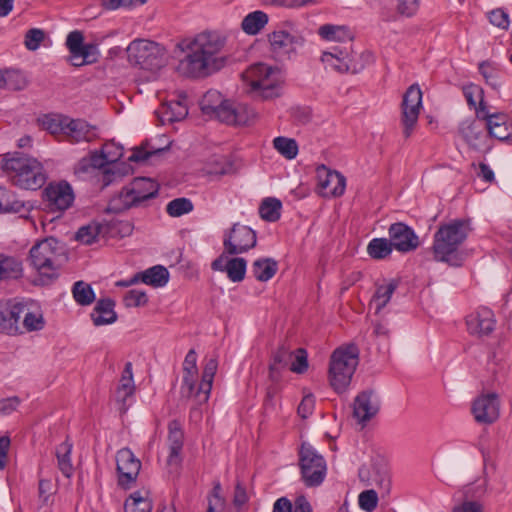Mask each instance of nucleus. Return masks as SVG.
<instances>
[{"label": "nucleus", "instance_id": "obj_1", "mask_svg": "<svg viewBox=\"0 0 512 512\" xmlns=\"http://www.w3.org/2000/svg\"><path fill=\"white\" fill-rule=\"evenodd\" d=\"M471 230L468 219H454L441 224L434 234L432 246L434 259L451 266H461L465 257L460 246L465 242Z\"/></svg>", "mask_w": 512, "mask_h": 512}, {"label": "nucleus", "instance_id": "obj_2", "mask_svg": "<svg viewBox=\"0 0 512 512\" xmlns=\"http://www.w3.org/2000/svg\"><path fill=\"white\" fill-rule=\"evenodd\" d=\"M1 168L15 186L26 190L41 188L47 179L42 164L22 152L4 154Z\"/></svg>", "mask_w": 512, "mask_h": 512}, {"label": "nucleus", "instance_id": "obj_3", "mask_svg": "<svg viewBox=\"0 0 512 512\" xmlns=\"http://www.w3.org/2000/svg\"><path fill=\"white\" fill-rule=\"evenodd\" d=\"M158 192L159 185L155 180L147 177L134 178L111 197L107 211L119 214L131 208L144 207L149 200L157 197Z\"/></svg>", "mask_w": 512, "mask_h": 512}, {"label": "nucleus", "instance_id": "obj_4", "mask_svg": "<svg viewBox=\"0 0 512 512\" xmlns=\"http://www.w3.org/2000/svg\"><path fill=\"white\" fill-rule=\"evenodd\" d=\"M61 250L59 241L54 237L45 238L30 249L28 261L38 272L42 284H49L58 278Z\"/></svg>", "mask_w": 512, "mask_h": 512}, {"label": "nucleus", "instance_id": "obj_5", "mask_svg": "<svg viewBox=\"0 0 512 512\" xmlns=\"http://www.w3.org/2000/svg\"><path fill=\"white\" fill-rule=\"evenodd\" d=\"M247 92L254 98L270 100L281 94L279 73L264 63L251 65L242 73Z\"/></svg>", "mask_w": 512, "mask_h": 512}, {"label": "nucleus", "instance_id": "obj_6", "mask_svg": "<svg viewBox=\"0 0 512 512\" xmlns=\"http://www.w3.org/2000/svg\"><path fill=\"white\" fill-rule=\"evenodd\" d=\"M359 350L351 344L337 348L331 355L329 365V381L337 393L344 392L349 386L358 366Z\"/></svg>", "mask_w": 512, "mask_h": 512}, {"label": "nucleus", "instance_id": "obj_7", "mask_svg": "<svg viewBox=\"0 0 512 512\" xmlns=\"http://www.w3.org/2000/svg\"><path fill=\"white\" fill-rule=\"evenodd\" d=\"M301 481L308 488L319 487L325 480L327 465L324 457L309 443L302 442L298 450Z\"/></svg>", "mask_w": 512, "mask_h": 512}, {"label": "nucleus", "instance_id": "obj_8", "mask_svg": "<svg viewBox=\"0 0 512 512\" xmlns=\"http://www.w3.org/2000/svg\"><path fill=\"white\" fill-rule=\"evenodd\" d=\"M216 93L208 92L202 104V111L206 114H214L221 122L229 125H247L256 117L255 111L246 104L233 103L229 100H223L217 106L207 104L206 102Z\"/></svg>", "mask_w": 512, "mask_h": 512}, {"label": "nucleus", "instance_id": "obj_9", "mask_svg": "<svg viewBox=\"0 0 512 512\" xmlns=\"http://www.w3.org/2000/svg\"><path fill=\"white\" fill-rule=\"evenodd\" d=\"M130 64L145 70L160 68L163 64L162 48L154 41L136 39L126 49Z\"/></svg>", "mask_w": 512, "mask_h": 512}, {"label": "nucleus", "instance_id": "obj_10", "mask_svg": "<svg viewBox=\"0 0 512 512\" xmlns=\"http://www.w3.org/2000/svg\"><path fill=\"white\" fill-rule=\"evenodd\" d=\"M226 39L215 31H205L198 34L188 45V49H196L207 60H209L214 70H219L225 65L226 58L218 54L223 49Z\"/></svg>", "mask_w": 512, "mask_h": 512}, {"label": "nucleus", "instance_id": "obj_11", "mask_svg": "<svg viewBox=\"0 0 512 512\" xmlns=\"http://www.w3.org/2000/svg\"><path fill=\"white\" fill-rule=\"evenodd\" d=\"M401 124L403 135L408 139L418 122L420 109L422 108V91L418 84H412L403 95L401 104Z\"/></svg>", "mask_w": 512, "mask_h": 512}, {"label": "nucleus", "instance_id": "obj_12", "mask_svg": "<svg viewBox=\"0 0 512 512\" xmlns=\"http://www.w3.org/2000/svg\"><path fill=\"white\" fill-rule=\"evenodd\" d=\"M458 132L471 149L485 153L490 151L487 121L484 119H466L459 124Z\"/></svg>", "mask_w": 512, "mask_h": 512}, {"label": "nucleus", "instance_id": "obj_13", "mask_svg": "<svg viewBox=\"0 0 512 512\" xmlns=\"http://www.w3.org/2000/svg\"><path fill=\"white\" fill-rule=\"evenodd\" d=\"M256 243V232L250 227L240 224H234L223 241L224 249L230 255L245 253L254 248Z\"/></svg>", "mask_w": 512, "mask_h": 512}, {"label": "nucleus", "instance_id": "obj_14", "mask_svg": "<svg viewBox=\"0 0 512 512\" xmlns=\"http://www.w3.org/2000/svg\"><path fill=\"white\" fill-rule=\"evenodd\" d=\"M477 117L487 121L488 139L495 138L505 141L512 137V124L504 113H489L486 103L481 100L477 109Z\"/></svg>", "mask_w": 512, "mask_h": 512}, {"label": "nucleus", "instance_id": "obj_15", "mask_svg": "<svg viewBox=\"0 0 512 512\" xmlns=\"http://www.w3.org/2000/svg\"><path fill=\"white\" fill-rule=\"evenodd\" d=\"M44 200L50 212H60L70 208L74 202V193L70 184L62 181L49 184L43 192Z\"/></svg>", "mask_w": 512, "mask_h": 512}, {"label": "nucleus", "instance_id": "obj_16", "mask_svg": "<svg viewBox=\"0 0 512 512\" xmlns=\"http://www.w3.org/2000/svg\"><path fill=\"white\" fill-rule=\"evenodd\" d=\"M178 72L189 78L206 77L215 72L213 64L196 49H189V52L180 60L177 66Z\"/></svg>", "mask_w": 512, "mask_h": 512}, {"label": "nucleus", "instance_id": "obj_17", "mask_svg": "<svg viewBox=\"0 0 512 512\" xmlns=\"http://www.w3.org/2000/svg\"><path fill=\"white\" fill-rule=\"evenodd\" d=\"M116 462L118 484L124 489H129L137 479L141 469V462L128 448H123L117 452Z\"/></svg>", "mask_w": 512, "mask_h": 512}, {"label": "nucleus", "instance_id": "obj_18", "mask_svg": "<svg viewBox=\"0 0 512 512\" xmlns=\"http://www.w3.org/2000/svg\"><path fill=\"white\" fill-rule=\"evenodd\" d=\"M388 235L393 248L401 253L415 251L420 245L419 237L415 231L404 222L391 224Z\"/></svg>", "mask_w": 512, "mask_h": 512}, {"label": "nucleus", "instance_id": "obj_19", "mask_svg": "<svg viewBox=\"0 0 512 512\" xmlns=\"http://www.w3.org/2000/svg\"><path fill=\"white\" fill-rule=\"evenodd\" d=\"M472 414L480 424H492L500 415V401L497 393L481 394L472 404Z\"/></svg>", "mask_w": 512, "mask_h": 512}, {"label": "nucleus", "instance_id": "obj_20", "mask_svg": "<svg viewBox=\"0 0 512 512\" xmlns=\"http://www.w3.org/2000/svg\"><path fill=\"white\" fill-rule=\"evenodd\" d=\"M271 50L279 57H290L291 53H294L297 47L304 44L305 39L298 33H292V31L281 28L273 31L268 35Z\"/></svg>", "mask_w": 512, "mask_h": 512}, {"label": "nucleus", "instance_id": "obj_21", "mask_svg": "<svg viewBox=\"0 0 512 512\" xmlns=\"http://www.w3.org/2000/svg\"><path fill=\"white\" fill-rule=\"evenodd\" d=\"M320 193L325 197H339L346 187V178L337 171L328 169L325 165L317 169Z\"/></svg>", "mask_w": 512, "mask_h": 512}, {"label": "nucleus", "instance_id": "obj_22", "mask_svg": "<svg viewBox=\"0 0 512 512\" xmlns=\"http://www.w3.org/2000/svg\"><path fill=\"white\" fill-rule=\"evenodd\" d=\"M379 408V401L374 390H364L354 399L353 415L359 423L365 425L379 412Z\"/></svg>", "mask_w": 512, "mask_h": 512}, {"label": "nucleus", "instance_id": "obj_23", "mask_svg": "<svg viewBox=\"0 0 512 512\" xmlns=\"http://www.w3.org/2000/svg\"><path fill=\"white\" fill-rule=\"evenodd\" d=\"M495 316L491 309L481 307L466 318L468 332L478 337L487 336L495 329Z\"/></svg>", "mask_w": 512, "mask_h": 512}, {"label": "nucleus", "instance_id": "obj_24", "mask_svg": "<svg viewBox=\"0 0 512 512\" xmlns=\"http://www.w3.org/2000/svg\"><path fill=\"white\" fill-rule=\"evenodd\" d=\"M99 137L98 127L84 119L69 117L64 138L70 143L92 142Z\"/></svg>", "mask_w": 512, "mask_h": 512}, {"label": "nucleus", "instance_id": "obj_25", "mask_svg": "<svg viewBox=\"0 0 512 512\" xmlns=\"http://www.w3.org/2000/svg\"><path fill=\"white\" fill-rule=\"evenodd\" d=\"M33 206L29 201L21 200L13 191L0 187V213L18 214L27 219Z\"/></svg>", "mask_w": 512, "mask_h": 512}, {"label": "nucleus", "instance_id": "obj_26", "mask_svg": "<svg viewBox=\"0 0 512 512\" xmlns=\"http://www.w3.org/2000/svg\"><path fill=\"white\" fill-rule=\"evenodd\" d=\"M292 357L293 352L285 345H281L272 352L268 367V378L273 384H278L282 380V373L290 366Z\"/></svg>", "mask_w": 512, "mask_h": 512}, {"label": "nucleus", "instance_id": "obj_27", "mask_svg": "<svg viewBox=\"0 0 512 512\" xmlns=\"http://www.w3.org/2000/svg\"><path fill=\"white\" fill-rule=\"evenodd\" d=\"M169 465H179L182 461L181 452L184 445V432L178 420H172L168 424Z\"/></svg>", "mask_w": 512, "mask_h": 512}, {"label": "nucleus", "instance_id": "obj_28", "mask_svg": "<svg viewBox=\"0 0 512 512\" xmlns=\"http://www.w3.org/2000/svg\"><path fill=\"white\" fill-rule=\"evenodd\" d=\"M24 312V304L16 302L0 310V332L6 334H17L23 331L19 327V322Z\"/></svg>", "mask_w": 512, "mask_h": 512}, {"label": "nucleus", "instance_id": "obj_29", "mask_svg": "<svg viewBox=\"0 0 512 512\" xmlns=\"http://www.w3.org/2000/svg\"><path fill=\"white\" fill-rule=\"evenodd\" d=\"M158 115L163 124L183 120L188 115L186 95H179L177 100H170L162 104Z\"/></svg>", "mask_w": 512, "mask_h": 512}, {"label": "nucleus", "instance_id": "obj_30", "mask_svg": "<svg viewBox=\"0 0 512 512\" xmlns=\"http://www.w3.org/2000/svg\"><path fill=\"white\" fill-rule=\"evenodd\" d=\"M115 301L111 298L99 299L91 313V319L95 326L112 324L117 320L114 311Z\"/></svg>", "mask_w": 512, "mask_h": 512}, {"label": "nucleus", "instance_id": "obj_31", "mask_svg": "<svg viewBox=\"0 0 512 512\" xmlns=\"http://www.w3.org/2000/svg\"><path fill=\"white\" fill-rule=\"evenodd\" d=\"M217 360L209 359L203 369L202 379L198 385L196 395L198 396V403H206L209 399V395L212 389V383L217 371Z\"/></svg>", "mask_w": 512, "mask_h": 512}, {"label": "nucleus", "instance_id": "obj_32", "mask_svg": "<svg viewBox=\"0 0 512 512\" xmlns=\"http://www.w3.org/2000/svg\"><path fill=\"white\" fill-rule=\"evenodd\" d=\"M322 62L340 73H357L359 68L353 63L352 57L346 53L344 57L337 56L331 52H324Z\"/></svg>", "mask_w": 512, "mask_h": 512}, {"label": "nucleus", "instance_id": "obj_33", "mask_svg": "<svg viewBox=\"0 0 512 512\" xmlns=\"http://www.w3.org/2000/svg\"><path fill=\"white\" fill-rule=\"evenodd\" d=\"M22 274L21 261L13 256L0 254V282L19 279Z\"/></svg>", "mask_w": 512, "mask_h": 512}, {"label": "nucleus", "instance_id": "obj_34", "mask_svg": "<svg viewBox=\"0 0 512 512\" xmlns=\"http://www.w3.org/2000/svg\"><path fill=\"white\" fill-rule=\"evenodd\" d=\"M141 282L153 287H163L169 281V272L162 265H155L143 272H138Z\"/></svg>", "mask_w": 512, "mask_h": 512}, {"label": "nucleus", "instance_id": "obj_35", "mask_svg": "<svg viewBox=\"0 0 512 512\" xmlns=\"http://www.w3.org/2000/svg\"><path fill=\"white\" fill-rule=\"evenodd\" d=\"M318 35L326 41L344 42L351 41L353 34L348 26L324 24L318 28Z\"/></svg>", "mask_w": 512, "mask_h": 512}, {"label": "nucleus", "instance_id": "obj_36", "mask_svg": "<svg viewBox=\"0 0 512 512\" xmlns=\"http://www.w3.org/2000/svg\"><path fill=\"white\" fill-rule=\"evenodd\" d=\"M105 238H124L130 236L134 230V225L128 220L112 219L102 223Z\"/></svg>", "mask_w": 512, "mask_h": 512}, {"label": "nucleus", "instance_id": "obj_37", "mask_svg": "<svg viewBox=\"0 0 512 512\" xmlns=\"http://www.w3.org/2000/svg\"><path fill=\"white\" fill-rule=\"evenodd\" d=\"M278 271V262L273 258H260L253 262L252 273L261 282H266L274 277Z\"/></svg>", "mask_w": 512, "mask_h": 512}, {"label": "nucleus", "instance_id": "obj_38", "mask_svg": "<svg viewBox=\"0 0 512 512\" xmlns=\"http://www.w3.org/2000/svg\"><path fill=\"white\" fill-rule=\"evenodd\" d=\"M69 116L62 114H48L45 115L42 120V126L45 130L56 137H63L66 132L68 125Z\"/></svg>", "mask_w": 512, "mask_h": 512}, {"label": "nucleus", "instance_id": "obj_39", "mask_svg": "<svg viewBox=\"0 0 512 512\" xmlns=\"http://www.w3.org/2000/svg\"><path fill=\"white\" fill-rule=\"evenodd\" d=\"M125 512H151L152 503L147 491H135L124 503Z\"/></svg>", "mask_w": 512, "mask_h": 512}, {"label": "nucleus", "instance_id": "obj_40", "mask_svg": "<svg viewBox=\"0 0 512 512\" xmlns=\"http://www.w3.org/2000/svg\"><path fill=\"white\" fill-rule=\"evenodd\" d=\"M268 15L260 10L249 13L241 23L243 31L249 35H256L267 24Z\"/></svg>", "mask_w": 512, "mask_h": 512}, {"label": "nucleus", "instance_id": "obj_41", "mask_svg": "<svg viewBox=\"0 0 512 512\" xmlns=\"http://www.w3.org/2000/svg\"><path fill=\"white\" fill-rule=\"evenodd\" d=\"M282 203L273 197L265 198L259 206L260 217L267 222H276L281 216Z\"/></svg>", "mask_w": 512, "mask_h": 512}, {"label": "nucleus", "instance_id": "obj_42", "mask_svg": "<svg viewBox=\"0 0 512 512\" xmlns=\"http://www.w3.org/2000/svg\"><path fill=\"white\" fill-rule=\"evenodd\" d=\"M71 451L72 444L65 441L57 446L56 457L58 461V467L62 474L69 478L73 474V465L71 462Z\"/></svg>", "mask_w": 512, "mask_h": 512}, {"label": "nucleus", "instance_id": "obj_43", "mask_svg": "<svg viewBox=\"0 0 512 512\" xmlns=\"http://www.w3.org/2000/svg\"><path fill=\"white\" fill-rule=\"evenodd\" d=\"M393 246L387 238H374L367 246L368 255L375 260H382L389 257Z\"/></svg>", "mask_w": 512, "mask_h": 512}, {"label": "nucleus", "instance_id": "obj_44", "mask_svg": "<svg viewBox=\"0 0 512 512\" xmlns=\"http://www.w3.org/2000/svg\"><path fill=\"white\" fill-rule=\"evenodd\" d=\"M99 237L105 238L102 223H91L82 226L78 229L75 236L76 240L86 245L96 242Z\"/></svg>", "mask_w": 512, "mask_h": 512}, {"label": "nucleus", "instance_id": "obj_45", "mask_svg": "<svg viewBox=\"0 0 512 512\" xmlns=\"http://www.w3.org/2000/svg\"><path fill=\"white\" fill-rule=\"evenodd\" d=\"M397 287L398 281L396 280H391L388 284L377 287L372 298V301L376 305V312H379L387 305Z\"/></svg>", "mask_w": 512, "mask_h": 512}, {"label": "nucleus", "instance_id": "obj_46", "mask_svg": "<svg viewBox=\"0 0 512 512\" xmlns=\"http://www.w3.org/2000/svg\"><path fill=\"white\" fill-rule=\"evenodd\" d=\"M247 262L244 258L229 259L225 264V271L232 282H241L245 278Z\"/></svg>", "mask_w": 512, "mask_h": 512}, {"label": "nucleus", "instance_id": "obj_47", "mask_svg": "<svg viewBox=\"0 0 512 512\" xmlns=\"http://www.w3.org/2000/svg\"><path fill=\"white\" fill-rule=\"evenodd\" d=\"M72 293L75 301L82 306L90 305L95 300V293L92 287L83 281L74 283Z\"/></svg>", "mask_w": 512, "mask_h": 512}, {"label": "nucleus", "instance_id": "obj_48", "mask_svg": "<svg viewBox=\"0 0 512 512\" xmlns=\"http://www.w3.org/2000/svg\"><path fill=\"white\" fill-rule=\"evenodd\" d=\"M134 390L132 363L127 362L122 372L117 392L122 397V400H125L134 393Z\"/></svg>", "mask_w": 512, "mask_h": 512}, {"label": "nucleus", "instance_id": "obj_49", "mask_svg": "<svg viewBox=\"0 0 512 512\" xmlns=\"http://www.w3.org/2000/svg\"><path fill=\"white\" fill-rule=\"evenodd\" d=\"M274 148L285 158L291 160L298 154V144L296 140L283 136L276 137L273 140Z\"/></svg>", "mask_w": 512, "mask_h": 512}, {"label": "nucleus", "instance_id": "obj_50", "mask_svg": "<svg viewBox=\"0 0 512 512\" xmlns=\"http://www.w3.org/2000/svg\"><path fill=\"white\" fill-rule=\"evenodd\" d=\"M193 208L194 206L190 199L181 197L171 200L166 206V212L172 217H180L190 213Z\"/></svg>", "mask_w": 512, "mask_h": 512}, {"label": "nucleus", "instance_id": "obj_51", "mask_svg": "<svg viewBox=\"0 0 512 512\" xmlns=\"http://www.w3.org/2000/svg\"><path fill=\"white\" fill-rule=\"evenodd\" d=\"M5 86L3 89L11 91L22 90L27 85L25 76L18 70H6L4 71Z\"/></svg>", "mask_w": 512, "mask_h": 512}, {"label": "nucleus", "instance_id": "obj_52", "mask_svg": "<svg viewBox=\"0 0 512 512\" xmlns=\"http://www.w3.org/2000/svg\"><path fill=\"white\" fill-rule=\"evenodd\" d=\"M22 324L27 331H37L44 327V320L41 314H35L29 311V308L24 304V312Z\"/></svg>", "mask_w": 512, "mask_h": 512}, {"label": "nucleus", "instance_id": "obj_53", "mask_svg": "<svg viewBox=\"0 0 512 512\" xmlns=\"http://www.w3.org/2000/svg\"><path fill=\"white\" fill-rule=\"evenodd\" d=\"M183 381L181 386V394L184 397L191 398L194 397L198 401V396L196 395L198 385L197 377L198 373H188L183 372Z\"/></svg>", "mask_w": 512, "mask_h": 512}, {"label": "nucleus", "instance_id": "obj_54", "mask_svg": "<svg viewBox=\"0 0 512 512\" xmlns=\"http://www.w3.org/2000/svg\"><path fill=\"white\" fill-rule=\"evenodd\" d=\"M308 354L306 349L298 348L294 353V360L290 362L289 369L290 371L303 374L308 370Z\"/></svg>", "mask_w": 512, "mask_h": 512}, {"label": "nucleus", "instance_id": "obj_55", "mask_svg": "<svg viewBox=\"0 0 512 512\" xmlns=\"http://www.w3.org/2000/svg\"><path fill=\"white\" fill-rule=\"evenodd\" d=\"M221 490L220 482H215L211 496L208 498L207 512H223L224 499L220 496Z\"/></svg>", "mask_w": 512, "mask_h": 512}, {"label": "nucleus", "instance_id": "obj_56", "mask_svg": "<svg viewBox=\"0 0 512 512\" xmlns=\"http://www.w3.org/2000/svg\"><path fill=\"white\" fill-rule=\"evenodd\" d=\"M44 38L45 33L43 30L38 28L29 29L25 34V47L30 51H35L39 48Z\"/></svg>", "mask_w": 512, "mask_h": 512}, {"label": "nucleus", "instance_id": "obj_57", "mask_svg": "<svg viewBox=\"0 0 512 512\" xmlns=\"http://www.w3.org/2000/svg\"><path fill=\"white\" fill-rule=\"evenodd\" d=\"M358 503L361 509L372 512L378 504V495L374 490H365L360 493Z\"/></svg>", "mask_w": 512, "mask_h": 512}, {"label": "nucleus", "instance_id": "obj_58", "mask_svg": "<svg viewBox=\"0 0 512 512\" xmlns=\"http://www.w3.org/2000/svg\"><path fill=\"white\" fill-rule=\"evenodd\" d=\"M148 302V297L144 291L132 289L124 296V304L126 307L144 306Z\"/></svg>", "mask_w": 512, "mask_h": 512}, {"label": "nucleus", "instance_id": "obj_59", "mask_svg": "<svg viewBox=\"0 0 512 512\" xmlns=\"http://www.w3.org/2000/svg\"><path fill=\"white\" fill-rule=\"evenodd\" d=\"M84 44V36L82 32L75 30L68 34L66 39V46L69 49L70 54H74L75 57H77Z\"/></svg>", "mask_w": 512, "mask_h": 512}, {"label": "nucleus", "instance_id": "obj_60", "mask_svg": "<svg viewBox=\"0 0 512 512\" xmlns=\"http://www.w3.org/2000/svg\"><path fill=\"white\" fill-rule=\"evenodd\" d=\"M77 57H82L80 64L88 65L97 62L99 57L98 46L92 43L84 44Z\"/></svg>", "mask_w": 512, "mask_h": 512}, {"label": "nucleus", "instance_id": "obj_61", "mask_svg": "<svg viewBox=\"0 0 512 512\" xmlns=\"http://www.w3.org/2000/svg\"><path fill=\"white\" fill-rule=\"evenodd\" d=\"M463 94L465 96V99L468 103V105L472 108L475 109V111L477 112V109L479 108V106L477 107L476 105V101L474 99L475 96H479L480 97V100H482L484 102V99H483V94H484V91L481 87L475 85V84H469V85H466L463 87ZM481 101H479L480 103Z\"/></svg>", "mask_w": 512, "mask_h": 512}, {"label": "nucleus", "instance_id": "obj_62", "mask_svg": "<svg viewBox=\"0 0 512 512\" xmlns=\"http://www.w3.org/2000/svg\"><path fill=\"white\" fill-rule=\"evenodd\" d=\"M491 24L501 29H507L509 26V16L503 9H494L488 14Z\"/></svg>", "mask_w": 512, "mask_h": 512}, {"label": "nucleus", "instance_id": "obj_63", "mask_svg": "<svg viewBox=\"0 0 512 512\" xmlns=\"http://www.w3.org/2000/svg\"><path fill=\"white\" fill-rule=\"evenodd\" d=\"M102 149L105 155H115V158L107 157V161L109 162V164L116 163L123 156V147L120 144L115 143L114 141L105 143Z\"/></svg>", "mask_w": 512, "mask_h": 512}, {"label": "nucleus", "instance_id": "obj_64", "mask_svg": "<svg viewBox=\"0 0 512 512\" xmlns=\"http://www.w3.org/2000/svg\"><path fill=\"white\" fill-rule=\"evenodd\" d=\"M314 407V396L312 394H307L303 397L302 401L300 402L297 412L301 418L306 419L312 414Z\"/></svg>", "mask_w": 512, "mask_h": 512}]
</instances>
